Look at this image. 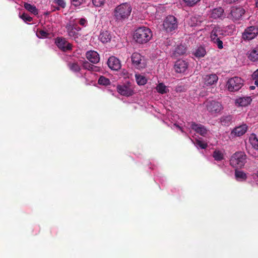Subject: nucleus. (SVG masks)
<instances>
[{
    "label": "nucleus",
    "mask_w": 258,
    "mask_h": 258,
    "mask_svg": "<svg viewBox=\"0 0 258 258\" xmlns=\"http://www.w3.org/2000/svg\"><path fill=\"white\" fill-rule=\"evenodd\" d=\"M132 11L129 3H124L117 6L114 10V17L116 21L123 22L128 19Z\"/></svg>",
    "instance_id": "f257e3e1"
},
{
    "label": "nucleus",
    "mask_w": 258,
    "mask_h": 258,
    "mask_svg": "<svg viewBox=\"0 0 258 258\" xmlns=\"http://www.w3.org/2000/svg\"><path fill=\"white\" fill-rule=\"evenodd\" d=\"M133 37L137 43L145 44L149 41L152 37V32L147 27H141L135 30Z\"/></svg>",
    "instance_id": "f03ea898"
},
{
    "label": "nucleus",
    "mask_w": 258,
    "mask_h": 258,
    "mask_svg": "<svg viewBox=\"0 0 258 258\" xmlns=\"http://www.w3.org/2000/svg\"><path fill=\"white\" fill-rule=\"evenodd\" d=\"M86 56L88 61H85L83 63L84 69L87 70L95 75L97 72V52L94 50L87 51Z\"/></svg>",
    "instance_id": "7ed1b4c3"
},
{
    "label": "nucleus",
    "mask_w": 258,
    "mask_h": 258,
    "mask_svg": "<svg viewBox=\"0 0 258 258\" xmlns=\"http://www.w3.org/2000/svg\"><path fill=\"white\" fill-rule=\"evenodd\" d=\"M246 162V155L243 152H237L231 157L230 165L234 168H242Z\"/></svg>",
    "instance_id": "20e7f679"
},
{
    "label": "nucleus",
    "mask_w": 258,
    "mask_h": 258,
    "mask_svg": "<svg viewBox=\"0 0 258 258\" xmlns=\"http://www.w3.org/2000/svg\"><path fill=\"white\" fill-rule=\"evenodd\" d=\"M163 26L167 32H171L177 28V20L174 16L169 15L164 20Z\"/></svg>",
    "instance_id": "39448f33"
},
{
    "label": "nucleus",
    "mask_w": 258,
    "mask_h": 258,
    "mask_svg": "<svg viewBox=\"0 0 258 258\" xmlns=\"http://www.w3.org/2000/svg\"><path fill=\"white\" fill-rule=\"evenodd\" d=\"M243 81L240 78L234 77L229 79L226 86L228 90L231 92L238 91L243 86Z\"/></svg>",
    "instance_id": "423d86ee"
},
{
    "label": "nucleus",
    "mask_w": 258,
    "mask_h": 258,
    "mask_svg": "<svg viewBox=\"0 0 258 258\" xmlns=\"http://www.w3.org/2000/svg\"><path fill=\"white\" fill-rule=\"evenodd\" d=\"M132 64L138 69L145 68L146 66V61L145 57L138 52H134L131 56Z\"/></svg>",
    "instance_id": "0eeeda50"
},
{
    "label": "nucleus",
    "mask_w": 258,
    "mask_h": 258,
    "mask_svg": "<svg viewBox=\"0 0 258 258\" xmlns=\"http://www.w3.org/2000/svg\"><path fill=\"white\" fill-rule=\"evenodd\" d=\"M205 104L207 110L212 114L219 113L223 109L221 103L215 100H207Z\"/></svg>",
    "instance_id": "6e6552de"
},
{
    "label": "nucleus",
    "mask_w": 258,
    "mask_h": 258,
    "mask_svg": "<svg viewBox=\"0 0 258 258\" xmlns=\"http://www.w3.org/2000/svg\"><path fill=\"white\" fill-rule=\"evenodd\" d=\"M66 29L69 36L75 40H76L77 38L81 36L79 32L81 28L78 25L72 24L71 23H69L67 24Z\"/></svg>",
    "instance_id": "1a4fd4ad"
},
{
    "label": "nucleus",
    "mask_w": 258,
    "mask_h": 258,
    "mask_svg": "<svg viewBox=\"0 0 258 258\" xmlns=\"http://www.w3.org/2000/svg\"><path fill=\"white\" fill-rule=\"evenodd\" d=\"M244 13L245 10L242 7H233L231 8L230 13L228 17L235 22L241 19Z\"/></svg>",
    "instance_id": "9d476101"
},
{
    "label": "nucleus",
    "mask_w": 258,
    "mask_h": 258,
    "mask_svg": "<svg viewBox=\"0 0 258 258\" xmlns=\"http://www.w3.org/2000/svg\"><path fill=\"white\" fill-rule=\"evenodd\" d=\"M222 34L221 30L219 27H215L211 33V40L217 44L219 49L223 48V42L220 40V35Z\"/></svg>",
    "instance_id": "9b49d317"
},
{
    "label": "nucleus",
    "mask_w": 258,
    "mask_h": 258,
    "mask_svg": "<svg viewBox=\"0 0 258 258\" xmlns=\"http://www.w3.org/2000/svg\"><path fill=\"white\" fill-rule=\"evenodd\" d=\"M258 35V26H251L245 29L242 34V38L244 40H251Z\"/></svg>",
    "instance_id": "f8f14e48"
},
{
    "label": "nucleus",
    "mask_w": 258,
    "mask_h": 258,
    "mask_svg": "<svg viewBox=\"0 0 258 258\" xmlns=\"http://www.w3.org/2000/svg\"><path fill=\"white\" fill-rule=\"evenodd\" d=\"M55 43L57 46L62 51H67L72 49V45L69 43L64 38L57 37Z\"/></svg>",
    "instance_id": "ddd939ff"
},
{
    "label": "nucleus",
    "mask_w": 258,
    "mask_h": 258,
    "mask_svg": "<svg viewBox=\"0 0 258 258\" xmlns=\"http://www.w3.org/2000/svg\"><path fill=\"white\" fill-rule=\"evenodd\" d=\"M116 89L117 92L123 96H129L134 93L132 87L129 84L118 85Z\"/></svg>",
    "instance_id": "4468645a"
},
{
    "label": "nucleus",
    "mask_w": 258,
    "mask_h": 258,
    "mask_svg": "<svg viewBox=\"0 0 258 258\" xmlns=\"http://www.w3.org/2000/svg\"><path fill=\"white\" fill-rule=\"evenodd\" d=\"M108 67L112 70L118 71L121 67L120 60L115 56H110L107 61Z\"/></svg>",
    "instance_id": "2eb2a0df"
},
{
    "label": "nucleus",
    "mask_w": 258,
    "mask_h": 258,
    "mask_svg": "<svg viewBox=\"0 0 258 258\" xmlns=\"http://www.w3.org/2000/svg\"><path fill=\"white\" fill-rule=\"evenodd\" d=\"M190 127L200 135L205 137L208 133V130L201 124H197L195 122L191 123Z\"/></svg>",
    "instance_id": "dca6fc26"
},
{
    "label": "nucleus",
    "mask_w": 258,
    "mask_h": 258,
    "mask_svg": "<svg viewBox=\"0 0 258 258\" xmlns=\"http://www.w3.org/2000/svg\"><path fill=\"white\" fill-rule=\"evenodd\" d=\"M203 79L204 83L207 86L214 85L218 80V76L215 74L205 75Z\"/></svg>",
    "instance_id": "f3484780"
},
{
    "label": "nucleus",
    "mask_w": 258,
    "mask_h": 258,
    "mask_svg": "<svg viewBox=\"0 0 258 258\" xmlns=\"http://www.w3.org/2000/svg\"><path fill=\"white\" fill-rule=\"evenodd\" d=\"M187 68V64L185 61L179 59L175 62L174 69L177 73H184Z\"/></svg>",
    "instance_id": "a211bd4d"
},
{
    "label": "nucleus",
    "mask_w": 258,
    "mask_h": 258,
    "mask_svg": "<svg viewBox=\"0 0 258 258\" xmlns=\"http://www.w3.org/2000/svg\"><path fill=\"white\" fill-rule=\"evenodd\" d=\"M247 129V125L245 124H243L235 127L231 132V134L237 137H240L246 133Z\"/></svg>",
    "instance_id": "6ab92c4d"
},
{
    "label": "nucleus",
    "mask_w": 258,
    "mask_h": 258,
    "mask_svg": "<svg viewBox=\"0 0 258 258\" xmlns=\"http://www.w3.org/2000/svg\"><path fill=\"white\" fill-rule=\"evenodd\" d=\"M247 56L248 59L251 61L255 62L258 61V46L251 48L247 52Z\"/></svg>",
    "instance_id": "aec40b11"
},
{
    "label": "nucleus",
    "mask_w": 258,
    "mask_h": 258,
    "mask_svg": "<svg viewBox=\"0 0 258 258\" xmlns=\"http://www.w3.org/2000/svg\"><path fill=\"white\" fill-rule=\"evenodd\" d=\"M203 21V19L201 16H194L190 18L188 24L191 27L199 26Z\"/></svg>",
    "instance_id": "412c9836"
},
{
    "label": "nucleus",
    "mask_w": 258,
    "mask_h": 258,
    "mask_svg": "<svg viewBox=\"0 0 258 258\" xmlns=\"http://www.w3.org/2000/svg\"><path fill=\"white\" fill-rule=\"evenodd\" d=\"M223 13L224 10L221 7H218L212 10L211 17L213 19L219 18L223 16Z\"/></svg>",
    "instance_id": "4be33fe9"
},
{
    "label": "nucleus",
    "mask_w": 258,
    "mask_h": 258,
    "mask_svg": "<svg viewBox=\"0 0 258 258\" xmlns=\"http://www.w3.org/2000/svg\"><path fill=\"white\" fill-rule=\"evenodd\" d=\"M99 38L102 43H105L111 40V36L108 31H105L100 33Z\"/></svg>",
    "instance_id": "5701e85b"
},
{
    "label": "nucleus",
    "mask_w": 258,
    "mask_h": 258,
    "mask_svg": "<svg viewBox=\"0 0 258 258\" xmlns=\"http://www.w3.org/2000/svg\"><path fill=\"white\" fill-rule=\"evenodd\" d=\"M251 100L250 97H244L237 99L236 103L241 106H246L250 103Z\"/></svg>",
    "instance_id": "b1692460"
},
{
    "label": "nucleus",
    "mask_w": 258,
    "mask_h": 258,
    "mask_svg": "<svg viewBox=\"0 0 258 258\" xmlns=\"http://www.w3.org/2000/svg\"><path fill=\"white\" fill-rule=\"evenodd\" d=\"M24 7L26 10L34 15L38 14V10L34 5H32L27 3H25L24 4Z\"/></svg>",
    "instance_id": "393cba45"
},
{
    "label": "nucleus",
    "mask_w": 258,
    "mask_h": 258,
    "mask_svg": "<svg viewBox=\"0 0 258 258\" xmlns=\"http://www.w3.org/2000/svg\"><path fill=\"white\" fill-rule=\"evenodd\" d=\"M186 52V48L182 45H178L175 48L173 55L175 57L184 54Z\"/></svg>",
    "instance_id": "a878e982"
},
{
    "label": "nucleus",
    "mask_w": 258,
    "mask_h": 258,
    "mask_svg": "<svg viewBox=\"0 0 258 258\" xmlns=\"http://www.w3.org/2000/svg\"><path fill=\"white\" fill-rule=\"evenodd\" d=\"M206 54V49L204 47L200 46L196 49L194 55L196 57L200 58L204 57Z\"/></svg>",
    "instance_id": "bb28decb"
},
{
    "label": "nucleus",
    "mask_w": 258,
    "mask_h": 258,
    "mask_svg": "<svg viewBox=\"0 0 258 258\" xmlns=\"http://www.w3.org/2000/svg\"><path fill=\"white\" fill-rule=\"evenodd\" d=\"M157 91L161 94L166 93L169 91V90L167 88V87L162 83H160L156 86Z\"/></svg>",
    "instance_id": "cd10ccee"
},
{
    "label": "nucleus",
    "mask_w": 258,
    "mask_h": 258,
    "mask_svg": "<svg viewBox=\"0 0 258 258\" xmlns=\"http://www.w3.org/2000/svg\"><path fill=\"white\" fill-rule=\"evenodd\" d=\"M213 157L217 161H220L224 159L223 153L220 150H216L213 152Z\"/></svg>",
    "instance_id": "c85d7f7f"
},
{
    "label": "nucleus",
    "mask_w": 258,
    "mask_h": 258,
    "mask_svg": "<svg viewBox=\"0 0 258 258\" xmlns=\"http://www.w3.org/2000/svg\"><path fill=\"white\" fill-rule=\"evenodd\" d=\"M68 67L71 71L74 72H79L81 70V68L77 62H69Z\"/></svg>",
    "instance_id": "c756f323"
},
{
    "label": "nucleus",
    "mask_w": 258,
    "mask_h": 258,
    "mask_svg": "<svg viewBox=\"0 0 258 258\" xmlns=\"http://www.w3.org/2000/svg\"><path fill=\"white\" fill-rule=\"evenodd\" d=\"M249 141L252 146L258 150V139L255 134H251L249 137Z\"/></svg>",
    "instance_id": "7c9ffc66"
},
{
    "label": "nucleus",
    "mask_w": 258,
    "mask_h": 258,
    "mask_svg": "<svg viewBox=\"0 0 258 258\" xmlns=\"http://www.w3.org/2000/svg\"><path fill=\"white\" fill-rule=\"evenodd\" d=\"M235 175L236 178L238 180H245L246 178V175L244 172L241 171L237 170L236 169L235 171Z\"/></svg>",
    "instance_id": "2f4dec72"
},
{
    "label": "nucleus",
    "mask_w": 258,
    "mask_h": 258,
    "mask_svg": "<svg viewBox=\"0 0 258 258\" xmlns=\"http://www.w3.org/2000/svg\"><path fill=\"white\" fill-rule=\"evenodd\" d=\"M136 82L139 85H145L147 81L144 76L140 75H136Z\"/></svg>",
    "instance_id": "473e14b6"
},
{
    "label": "nucleus",
    "mask_w": 258,
    "mask_h": 258,
    "mask_svg": "<svg viewBox=\"0 0 258 258\" xmlns=\"http://www.w3.org/2000/svg\"><path fill=\"white\" fill-rule=\"evenodd\" d=\"M232 120L231 115H227L221 117L220 121L222 125L228 126Z\"/></svg>",
    "instance_id": "72a5a7b5"
},
{
    "label": "nucleus",
    "mask_w": 258,
    "mask_h": 258,
    "mask_svg": "<svg viewBox=\"0 0 258 258\" xmlns=\"http://www.w3.org/2000/svg\"><path fill=\"white\" fill-rule=\"evenodd\" d=\"M98 84L104 86H107L110 84V81L108 78L101 76L98 80Z\"/></svg>",
    "instance_id": "f704fd0d"
},
{
    "label": "nucleus",
    "mask_w": 258,
    "mask_h": 258,
    "mask_svg": "<svg viewBox=\"0 0 258 258\" xmlns=\"http://www.w3.org/2000/svg\"><path fill=\"white\" fill-rule=\"evenodd\" d=\"M195 144L197 146H198L203 149H206L208 146L207 144L206 143L200 141V140H196L195 142Z\"/></svg>",
    "instance_id": "c9c22d12"
},
{
    "label": "nucleus",
    "mask_w": 258,
    "mask_h": 258,
    "mask_svg": "<svg viewBox=\"0 0 258 258\" xmlns=\"http://www.w3.org/2000/svg\"><path fill=\"white\" fill-rule=\"evenodd\" d=\"M49 34L44 30H41L37 33V36L40 38H46L48 36Z\"/></svg>",
    "instance_id": "e433bc0d"
},
{
    "label": "nucleus",
    "mask_w": 258,
    "mask_h": 258,
    "mask_svg": "<svg viewBox=\"0 0 258 258\" xmlns=\"http://www.w3.org/2000/svg\"><path fill=\"white\" fill-rule=\"evenodd\" d=\"M86 0H70L72 5L77 7L81 6L86 2Z\"/></svg>",
    "instance_id": "4c0bfd02"
},
{
    "label": "nucleus",
    "mask_w": 258,
    "mask_h": 258,
    "mask_svg": "<svg viewBox=\"0 0 258 258\" xmlns=\"http://www.w3.org/2000/svg\"><path fill=\"white\" fill-rule=\"evenodd\" d=\"M20 18H21L24 22H31L33 20V18L27 14L25 13H23L22 15H20Z\"/></svg>",
    "instance_id": "58836bf2"
},
{
    "label": "nucleus",
    "mask_w": 258,
    "mask_h": 258,
    "mask_svg": "<svg viewBox=\"0 0 258 258\" xmlns=\"http://www.w3.org/2000/svg\"><path fill=\"white\" fill-rule=\"evenodd\" d=\"M53 2L56 4L61 8H64L66 6V3L64 0H52Z\"/></svg>",
    "instance_id": "ea45409f"
},
{
    "label": "nucleus",
    "mask_w": 258,
    "mask_h": 258,
    "mask_svg": "<svg viewBox=\"0 0 258 258\" xmlns=\"http://www.w3.org/2000/svg\"><path fill=\"white\" fill-rule=\"evenodd\" d=\"M187 6L192 7L197 4L200 0H183Z\"/></svg>",
    "instance_id": "a19ab883"
},
{
    "label": "nucleus",
    "mask_w": 258,
    "mask_h": 258,
    "mask_svg": "<svg viewBox=\"0 0 258 258\" xmlns=\"http://www.w3.org/2000/svg\"><path fill=\"white\" fill-rule=\"evenodd\" d=\"M253 80H258V69L252 75Z\"/></svg>",
    "instance_id": "79ce46f5"
},
{
    "label": "nucleus",
    "mask_w": 258,
    "mask_h": 258,
    "mask_svg": "<svg viewBox=\"0 0 258 258\" xmlns=\"http://www.w3.org/2000/svg\"><path fill=\"white\" fill-rule=\"evenodd\" d=\"M86 23L87 21L85 18H81L79 21V24L83 26H85Z\"/></svg>",
    "instance_id": "37998d69"
},
{
    "label": "nucleus",
    "mask_w": 258,
    "mask_h": 258,
    "mask_svg": "<svg viewBox=\"0 0 258 258\" xmlns=\"http://www.w3.org/2000/svg\"><path fill=\"white\" fill-rule=\"evenodd\" d=\"M226 3L228 4H231L238 1V0H224Z\"/></svg>",
    "instance_id": "c03bdc74"
},
{
    "label": "nucleus",
    "mask_w": 258,
    "mask_h": 258,
    "mask_svg": "<svg viewBox=\"0 0 258 258\" xmlns=\"http://www.w3.org/2000/svg\"><path fill=\"white\" fill-rule=\"evenodd\" d=\"M105 0H99L98 3H99V6H101L104 5Z\"/></svg>",
    "instance_id": "a18cd8bd"
},
{
    "label": "nucleus",
    "mask_w": 258,
    "mask_h": 258,
    "mask_svg": "<svg viewBox=\"0 0 258 258\" xmlns=\"http://www.w3.org/2000/svg\"><path fill=\"white\" fill-rule=\"evenodd\" d=\"M255 7L258 8V0H256L255 1Z\"/></svg>",
    "instance_id": "49530a36"
},
{
    "label": "nucleus",
    "mask_w": 258,
    "mask_h": 258,
    "mask_svg": "<svg viewBox=\"0 0 258 258\" xmlns=\"http://www.w3.org/2000/svg\"><path fill=\"white\" fill-rule=\"evenodd\" d=\"M96 2V0H92V3L94 6H96L95 3Z\"/></svg>",
    "instance_id": "de8ad7c7"
},
{
    "label": "nucleus",
    "mask_w": 258,
    "mask_h": 258,
    "mask_svg": "<svg viewBox=\"0 0 258 258\" xmlns=\"http://www.w3.org/2000/svg\"><path fill=\"white\" fill-rule=\"evenodd\" d=\"M250 88L251 89H254V88H255V87H254V86H250Z\"/></svg>",
    "instance_id": "09e8293b"
},
{
    "label": "nucleus",
    "mask_w": 258,
    "mask_h": 258,
    "mask_svg": "<svg viewBox=\"0 0 258 258\" xmlns=\"http://www.w3.org/2000/svg\"><path fill=\"white\" fill-rule=\"evenodd\" d=\"M60 8V7H59V6H58V7L56 8V9L57 10H59Z\"/></svg>",
    "instance_id": "8fccbe9b"
},
{
    "label": "nucleus",
    "mask_w": 258,
    "mask_h": 258,
    "mask_svg": "<svg viewBox=\"0 0 258 258\" xmlns=\"http://www.w3.org/2000/svg\"><path fill=\"white\" fill-rule=\"evenodd\" d=\"M97 56H98V62L99 60V54H97Z\"/></svg>",
    "instance_id": "3c124183"
}]
</instances>
